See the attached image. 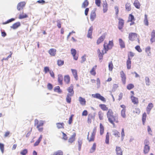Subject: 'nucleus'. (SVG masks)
<instances>
[{"mask_svg": "<svg viewBox=\"0 0 155 155\" xmlns=\"http://www.w3.org/2000/svg\"><path fill=\"white\" fill-rule=\"evenodd\" d=\"M114 46L113 41H109L108 44L104 43V50H105V53H106L107 51L111 49Z\"/></svg>", "mask_w": 155, "mask_h": 155, "instance_id": "obj_1", "label": "nucleus"}, {"mask_svg": "<svg viewBox=\"0 0 155 155\" xmlns=\"http://www.w3.org/2000/svg\"><path fill=\"white\" fill-rule=\"evenodd\" d=\"M108 118L109 121L114 126L115 125V124L114 123V122L116 123L118 122L117 117L116 116H114V115L108 117Z\"/></svg>", "mask_w": 155, "mask_h": 155, "instance_id": "obj_2", "label": "nucleus"}, {"mask_svg": "<svg viewBox=\"0 0 155 155\" xmlns=\"http://www.w3.org/2000/svg\"><path fill=\"white\" fill-rule=\"evenodd\" d=\"M92 96L94 98H95L100 99L103 101H106L105 98L103 96H101L99 94L97 93L96 94H92Z\"/></svg>", "mask_w": 155, "mask_h": 155, "instance_id": "obj_3", "label": "nucleus"}, {"mask_svg": "<svg viewBox=\"0 0 155 155\" xmlns=\"http://www.w3.org/2000/svg\"><path fill=\"white\" fill-rule=\"evenodd\" d=\"M137 37V34L135 33H130L129 34L128 38L131 41H134Z\"/></svg>", "mask_w": 155, "mask_h": 155, "instance_id": "obj_4", "label": "nucleus"}, {"mask_svg": "<svg viewBox=\"0 0 155 155\" xmlns=\"http://www.w3.org/2000/svg\"><path fill=\"white\" fill-rule=\"evenodd\" d=\"M26 2H19L18 3L17 6V9L18 11L20 10L23 8Z\"/></svg>", "mask_w": 155, "mask_h": 155, "instance_id": "obj_5", "label": "nucleus"}, {"mask_svg": "<svg viewBox=\"0 0 155 155\" xmlns=\"http://www.w3.org/2000/svg\"><path fill=\"white\" fill-rule=\"evenodd\" d=\"M115 151L117 155H123V151L120 147L117 146Z\"/></svg>", "mask_w": 155, "mask_h": 155, "instance_id": "obj_6", "label": "nucleus"}, {"mask_svg": "<svg viewBox=\"0 0 155 155\" xmlns=\"http://www.w3.org/2000/svg\"><path fill=\"white\" fill-rule=\"evenodd\" d=\"M120 75L122 83L124 84H125L126 83V77L125 74L123 71H120Z\"/></svg>", "mask_w": 155, "mask_h": 155, "instance_id": "obj_7", "label": "nucleus"}, {"mask_svg": "<svg viewBox=\"0 0 155 155\" xmlns=\"http://www.w3.org/2000/svg\"><path fill=\"white\" fill-rule=\"evenodd\" d=\"M118 19L119 20L118 23V28L120 30L122 29L124 26V20L120 18H119Z\"/></svg>", "mask_w": 155, "mask_h": 155, "instance_id": "obj_8", "label": "nucleus"}, {"mask_svg": "<svg viewBox=\"0 0 155 155\" xmlns=\"http://www.w3.org/2000/svg\"><path fill=\"white\" fill-rule=\"evenodd\" d=\"M83 143V139L80 137H79L78 140V150L79 151H81L82 145Z\"/></svg>", "mask_w": 155, "mask_h": 155, "instance_id": "obj_9", "label": "nucleus"}, {"mask_svg": "<svg viewBox=\"0 0 155 155\" xmlns=\"http://www.w3.org/2000/svg\"><path fill=\"white\" fill-rule=\"evenodd\" d=\"M67 91L68 92V94L73 95L74 94V91L73 90V86L72 84H71V86L68 88Z\"/></svg>", "mask_w": 155, "mask_h": 155, "instance_id": "obj_10", "label": "nucleus"}, {"mask_svg": "<svg viewBox=\"0 0 155 155\" xmlns=\"http://www.w3.org/2000/svg\"><path fill=\"white\" fill-rule=\"evenodd\" d=\"M153 104L151 103H149L148 104V105L146 108V110L147 114H149L150 113V112L152 108L153 107Z\"/></svg>", "mask_w": 155, "mask_h": 155, "instance_id": "obj_11", "label": "nucleus"}, {"mask_svg": "<svg viewBox=\"0 0 155 155\" xmlns=\"http://www.w3.org/2000/svg\"><path fill=\"white\" fill-rule=\"evenodd\" d=\"M105 37V34H104L103 35H102V36H101V37H100L97 39V45L101 43L102 42L104 39Z\"/></svg>", "mask_w": 155, "mask_h": 155, "instance_id": "obj_12", "label": "nucleus"}, {"mask_svg": "<svg viewBox=\"0 0 155 155\" xmlns=\"http://www.w3.org/2000/svg\"><path fill=\"white\" fill-rule=\"evenodd\" d=\"M71 54L74 57V58L75 60L78 59V56L76 55V51L75 49L72 48L71 49Z\"/></svg>", "mask_w": 155, "mask_h": 155, "instance_id": "obj_13", "label": "nucleus"}, {"mask_svg": "<svg viewBox=\"0 0 155 155\" xmlns=\"http://www.w3.org/2000/svg\"><path fill=\"white\" fill-rule=\"evenodd\" d=\"M93 28L92 26H91L90 28L88 31V33L87 35V37L89 38H92V33Z\"/></svg>", "mask_w": 155, "mask_h": 155, "instance_id": "obj_14", "label": "nucleus"}, {"mask_svg": "<svg viewBox=\"0 0 155 155\" xmlns=\"http://www.w3.org/2000/svg\"><path fill=\"white\" fill-rule=\"evenodd\" d=\"M76 134L74 133L71 136V137L69 139L68 142L71 143H72L74 142L75 139Z\"/></svg>", "mask_w": 155, "mask_h": 155, "instance_id": "obj_15", "label": "nucleus"}, {"mask_svg": "<svg viewBox=\"0 0 155 155\" xmlns=\"http://www.w3.org/2000/svg\"><path fill=\"white\" fill-rule=\"evenodd\" d=\"M71 71L72 74L74 77L75 79L76 80H77L78 79V76L77 75V71L75 69H71Z\"/></svg>", "mask_w": 155, "mask_h": 155, "instance_id": "obj_16", "label": "nucleus"}, {"mask_svg": "<svg viewBox=\"0 0 155 155\" xmlns=\"http://www.w3.org/2000/svg\"><path fill=\"white\" fill-rule=\"evenodd\" d=\"M151 38L150 39V41L152 43L155 41V31L153 30L151 34Z\"/></svg>", "mask_w": 155, "mask_h": 155, "instance_id": "obj_17", "label": "nucleus"}, {"mask_svg": "<svg viewBox=\"0 0 155 155\" xmlns=\"http://www.w3.org/2000/svg\"><path fill=\"white\" fill-rule=\"evenodd\" d=\"M78 100L80 104L82 105H86V101L84 98L82 97H79Z\"/></svg>", "mask_w": 155, "mask_h": 155, "instance_id": "obj_18", "label": "nucleus"}, {"mask_svg": "<svg viewBox=\"0 0 155 155\" xmlns=\"http://www.w3.org/2000/svg\"><path fill=\"white\" fill-rule=\"evenodd\" d=\"M107 4L106 1L103 2V11L104 13L106 12L108 9Z\"/></svg>", "mask_w": 155, "mask_h": 155, "instance_id": "obj_19", "label": "nucleus"}, {"mask_svg": "<svg viewBox=\"0 0 155 155\" xmlns=\"http://www.w3.org/2000/svg\"><path fill=\"white\" fill-rule=\"evenodd\" d=\"M21 25L20 22H18L14 23L12 26H11V28L14 29H15Z\"/></svg>", "mask_w": 155, "mask_h": 155, "instance_id": "obj_20", "label": "nucleus"}, {"mask_svg": "<svg viewBox=\"0 0 155 155\" xmlns=\"http://www.w3.org/2000/svg\"><path fill=\"white\" fill-rule=\"evenodd\" d=\"M56 50L54 48H51L48 51V53L52 56H54L56 54Z\"/></svg>", "mask_w": 155, "mask_h": 155, "instance_id": "obj_21", "label": "nucleus"}, {"mask_svg": "<svg viewBox=\"0 0 155 155\" xmlns=\"http://www.w3.org/2000/svg\"><path fill=\"white\" fill-rule=\"evenodd\" d=\"M132 102L134 104H137L138 103V98L134 96H131V97Z\"/></svg>", "mask_w": 155, "mask_h": 155, "instance_id": "obj_22", "label": "nucleus"}, {"mask_svg": "<svg viewBox=\"0 0 155 155\" xmlns=\"http://www.w3.org/2000/svg\"><path fill=\"white\" fill-rule=\"evenodd\" d=\"M104 50H103L102 51V52H101L100 53L98 54V57L99 59V60L100 62H102L103 58V55H104L105 53V52H104Z\"/></svg>", "mask_w": 155, "mask_h": 155, "instance_id": "obj_23", "label": "nucleus"}, {"mask_svg": "<svg viewBox=\"0 0 155 155\" xmlns=\"http://www.w3.org/2000/svg\"><path fill=\"white\" fill-rule=\"evenodd\" d=\"M96 15L95 12L92 11L90 14V19L92 21H93L96 18Z\"/></svg>", "mask_w": 155, "mask_h": 155, "instance_id": "obj_24", "label": "nucleus"}, {"mask_svg": "<svg viewBox=\"0 0 155 155\" xmlns=\"http://www.w3.org/2000/svg\"><path fill=\"white\" fill-rule=\"evenodd\" d=\"M73 96V95H71L69 94H67L66 97V101L67 103L69 104L71 103V97Z\"/></svg>", "mask_w": 155, "mask_h": 155, "instance_id": "obj_25", "label": "nucleus"}, {"mask_svg": "<svg viewBox=\"0 0 155 155\" xmlns=\"http://www.w3.org/2000/svg\"><path fill=\"white\" fill-rule=\"evenodd\" d=\"M119 45L121 48H123L125 47V43L122 39L120 38L119 39Z\"/></svg>", "mask_w": 155, "mask_h": 155, "instance_id": "obj_26", "label": "nucleus"}, {"mask_svg": "<svg viewBox=\"0 0 155 155\" xmlns=\"http://www.w3.org/2000/svg\"><path fill=\"white\" fill-rule=\"evenodd\" d=\"M63 79V78L62 75L61 74H58V81L60 84H62Z\"/></svg>", "mask_w": 155, "mask_h": 155, "instance_id": "obj_27", "label": "nucleus"}, {"mask_svg": "<svg viewBox=\"0 0 155 155\" xmlns=\"http://www.w3.org/2000/svg\"><path fill=\"white\" fill-rule=\"evenodd\" d=\"M150 149V147L149 146H144L143 152L144 154L148 153Z\"/></svg>", "mask_w": 155, "mask_h": 155, "instance_id": "obj_28", "label": "nucleus"}, {"mask_svg": "<svg viewBox=\"0 0 155 155\" xmlns=\"http://www.w3.org/2000/svg\"><path fill=\"white\" fill-rule=\"evenodd\" d=\"M96 143H94L92 147L90 150L89 152L91 153H93L96 150Z\"/></svg>", "mask_w": 155, "mask_h": 155, "instance_id": "obj_29", "label": "nucleus"}, {"mask_svg": "<svg viewBox=\"0 0 155 155\" xmlns=\"http://www.w3.org/2000/svg\"><path fill=\"white\" fill-rule=\"evenodd\" d=\"M64 80L65 83L68 84L70 81V78L68 75H66L64 76Z\"/></svg>", "mask_w": 155, "mask_h": 155, "instance_id": "obj_30", "label": "nucleus"}, {"mask_svg": "<svg viewBox=\"0 0 155 155\" xmlns=\"http://www.w3.org/2000/svg\"><path fill=\"white\" fill-rule=\"evenodd\" d=\"M89 4V2L87 0H85L82 3L81 6L82 8H85Z\"/></svg>", "mask_w": 155, "mask_h": 155, "instance_id": "obj_31", "label": "nucleus"}, {"mask_svg": "<svg viewBox=\"0 0 155 155\" xmlns=\"http://www.w3.org/2000/svg\"><path fill=\"white\" fill-rule=\"evenodd\" d=\"M42 137V135H41L38 138V139L35 142V143L34 144V146H38L40 142L41 141Z\"/></svg>", "mask_w": 155, "mask_h": 155, "instance_id": "obj_32", "label": "nucleus"}, {"mask_svg": "<svg viewBox=\"0 0 155 155\" xmlns=\"http://www.w3.org/2000/svg\"><path fill=\"white\" fill-rule=\"evenodd\" d=\"M130 60V59L129 58L128 59L127 61L126 64L127 68L128 69L131 68V61Z\"/></svg>", "mask_w": 155, "mask_h": 155, "instance_id": "obj_33", "label": "nucleus"}, {"mask_svg": "<svg viewBox=\"0 0 155 155\" xmlns=\"http://www.w3.org/2000/svg\"><path fill=\"white\" fill-rule=\"evenodd\" d=\"M134 6L137 8H139L140 7V4L137 0H135L134 3Z\"/></svg>", "mask_w": 155, "mask_h": 155, "instance_id": "obj_34", "label": "nucleus"}, {"mask_svg": "<svg viewBox=\"0 0 155 155\" xmlns=\"http://www.w3.org/2000/svg\"><path fill=\"white\" fill-rule=\"evenodd\" d=\"M99 107L103 110H108V108L104 104H100L99 105Z\"/></svg>", "mask_w": 155, "mask_h": 155, "instance_id": "obj_35", "label": "nucleus"}, {"mask_svg": "<svg viewBox=\"0 0 155 155\" xmlns=\"http://www.w3.org/2000/svg\"><path fill=\"white\" fill-rule=\"evenodd\" d=\"M107 114V118L113 115V113L112 110L110 109H109L108 110Z\"/></svg>", "mask_w": 155, "mask_h": 155, "instance_id": "obj_36", "label": "nucleus"}, {"mask_svg": "<svg viewBox=\"0 0 155 155\" xmlns=\"http://www.w3.org/2000/svg\"><path fill=\"white\" fill-rule=\"evenodd\" d=\"M126 10L127 11H130L131 9L130 5V3H127L125 5Z\"/></svg>", "mask_w": 155, "mask_h": 155, "instance_id": "obj_37", "label": "nucleus"}, {"mask_svg": "<svg viewBox=\"0 0 155 155\" xmlns=\"http://www.w3.org/2000/svg\"><path fill=\"white\" fill-rule=\"evenodd\" d=\"M56 125L58 128L60 129L64 128L63 126L64 125V124L63 123H58L56 124Z\"/></svg>", "mask_w": 155, "mask_h": 155, "instance_id": "obj_38", "label": "nucleus"}, {"mask_svg": "<svg viewBox=\"0 0 155 155\" xmlns=\"http://www.w3.org/2000/svg\"><path fill=\"white\" fill-rule=\"evenodd\" d=\"M113 134L116 137H120V134L119 132L116 130H113Z\"/></svg>", "mask_w": 155, "mask_h": 155, "instance_id": "obj_39", "label": "nucleus"}, {"mask_svg": "<svg viewBox=\"0 0 155 155\" xmlns=\"http://www.w3.org/2000/svg\"><path fill=\"white\" fill-rule=\"evenodd\" d=\"M109 136L108 132H107L106 136V139L105 140V143L108 144H109Z\"/></svg>", "mask_w": 155, "mask_h": 155, "instance_id": "obj_40", "label": "nucleus"}, {"mask_svg": "<svg viewBox=\"0 0 155 155\" xmlns=\"http://www.w3.org/2000/svg\"><path fill=\"white\" fill-rule=\"evenodd\" d=\"M113 65L112 61H110L109 63L108 68L109 70L110 71H112L113 68Z\"/></svg>", "mask_w": 155, "mask_h": 155, "instance_id": "obj_41", "label": "nucleus"}, {"mask_svg": "<svg viewBox=\"0 0 155 155\" xmlns=\"http://www.w3.org/2000/svg\"><path fill=\"white\" fill-rule=\"evenodd\" d=\"M145 81L146 84L147 86H149L150 84V81L149 78L148 77H145Z\"/></svg>", "mask_w": 155, "mask_h": 155, "instance_id": "obj_42", "label": "nucleus"}, {"mask_svg": "<svg viewBox=\"0 0 155 155\" xmlns=\"http://www.w3.org/2000/svg\"><path fill=\"white\" fill-rule=\"evenodd\" d=\"M134 55V53L131 51H130L128 54V58L130 59L131 60L132 58Z\"/></svg>", "mask_w": 155, "mask_h": 155, "instance_id": "obj_43", "label": "nucleus"}, {"mask_svg": "<svg viewBox=\"0 0 155 155\" xmlns=\"http://www.w3.org/2000/svg\"><path fill=\"white\" fill-rule=\"evenodd\" d=\"M54 90L55 91L59 93H61L62 92V90L60 89V87L59 86L55 87Z\"/></svg>", "mask_w": 155, "mask_h": 155, "instance_id": "obj_44", "label": "nucleus"}, {"mask_svg": "<svg viewBox=\"0 0 155 155\" xmlns=\"http://www.w3.org/2000/svg\"><path fill=\"white\" fill-rule=\"evenodd\" d=\"M97 67V65L94 66L92 69L90 71V73L94 75H95L96 74V72L95 71V68H96Z\"/></svg>", "mask_w": 155, "mask_h": 155, "instance_id": "obj_45", "label": "nucleus"}, {"mask_svg": "<svg viewBox=\"0 0 155 155\" xmlns=\"http://www.w3.org/2000/svg\"><path fill=\"white\" fill-rule=\"evenodd\" d=\"M100 134L101 135H102L104 132V127L101 123L100 124Z\"/></svg>", "mask_w": 155, "mask_h": 155, "instance_id": "obj_46", "label": "nucleus"}, {"mask_svg": "<svg viewBox=\"0 0 155 155\" xmlns=\"http://www.w3.org/2000/svg\"><path fill=\"white\" fill-rule=\"evenodd\" d=\"M144 22L145 25L147 26L148 25V22L147 19V15L146 14H145L144 15Z\"/></svg>", "mask_w": 155, "mask_h": 155, "instance_id": "obj_47", "label": "nucleus"}, {"mask_svg": "<svg viewBox=\"0 0 155 155\" xmlns=\"http://www.w3.org/2000/svg\"><path fill=\"white\" fill-rule=\"evenodd\" d=\"M135 18L133 15L131 14H130L129 15L128 21L130 22H132L133 21L135 20Z\"/></svg>", "mask_w": 155, "mask_h": 155, "instance_id": "obj_48", "label": "nucleus"}, {"mask_svg": "<svg viewBox=\"0 0 155 155\" xmlns=\"http://www.w3.org/2000/svg\"><path fill=\"white\" fill-rule=\"evenodd\" d=\"M125 112L126 110L125 109H123L121 111V115L124 118H125L126 117Z\"/></svg>", "mask_w": 155, "mask_h": 155, "instance_id": "obj_49", "label": "nucleus"}, {"mask_svg": "<svg viewBox=\"0 0 155 155\" xmlns=\"http://www.w3.org/2000/svg\"><path fill=\"white\" fill-rule=\"evenodd\" d=\"M146 117V114L145 113H144L143 114L142 118V120L143 124H144V123L145 121Z\"/></svg>", "mask_w": 155, "mask_h": 155, "instance_id": "obj_50", "label": "nucleus"}, {"mask_svg": "<svg viewBox=\"0 0 155 155\" xmlns=\"http://www.w3.org/2000/svg\"><path fill=\"white\" fill-rule=\"evenodd\" d=\"M64 64V61L61 60H58L57 61V64L59 66L62 65Z\"/></svg>", "mask_w": 155, "mask_h": 155, "instance_id": "obj_51", "label": "nucleus"}, {"mask_svg": "<svg viewBox=\"0 0 155 155\" xmlns=\"http://www.w3.org/2000/svg\"><path fill=\"white\" fill-rule=\"evenodd\" d=\"M27 17L28 15L26 14H23L22 15H20L18 18L20 19H22L26 18Z\"/></svg>", "mask_w": 155, "mask_h": 155, "instance_id": "obj_52", "label": "nucleus"}, {"mask_svg": "<svg viewBox=\"0 0 155 155\" xmlns=\"http://www.w3.org/2000/svg\"><path fill=\"white\" fill-rule=\"evenodd\" d=\"M63 152L60 150H58L54 153L53 155H63Z\"/></svg>", "mask_w": 155, "mask_h": 155, "instance_id": "obj_53", "label": "nucleus"}, {"mask_svg": "<svg viewBox=\"0 0 155 155\" xmlns=\"http://www.w3.org/2000/svg\"><path fill=\"white\" fill-rule=\"evenodd\" d=\"M134 87V85L132 84H128L127 87V89L129 90L132 89Z\"/></svg>", "mask_w": 155, "mask_h": 155, "instance_id": "obj_54", "label": "nucleus"}, {"mask_svg": "<svg viewBox=\"0 0 155 155\" xmlns=\"http://www.w3.org/2000/svg\"><path fill=\"white\" fill-rule=\"evenodd\" d=\"M95 135H94V134H91V138L90 140H89V142H90L91 141H93L94 140V139L95 137Z\"/></svg>", "mask_w": 155, "mask_h": 155, "instance_id": "obj_55", "label": "nucleus"}, {"mask_svg": "<svg viewBox=\"0 0 155 155\" xmlns=\"http://www.w3.org/2000/svg\"><path fill=\"white\" fill-rule=\"evenodd\" d=\"M15 20V19L14 18H12L10 19H9L7 20L5 22H4L3 23V24L4 25L6 24H7L10 23Z\"/></svg>", "mask_w": 155, "mask_h": 155, "instance_id": "obj_56", "label": "nucleus"}, {"mask_svg": "<svg viewBox=\"0 0 155 155\" xmlns=\"http://www.w3.org/2000/svg\"><path fill=\"white\" fill-rule=\"evenodd\" d=\"M121 139H122L121 140L122 141V140H123L124 138V136H125L124 129V128H123L122 129L121 132Z\"/></svg>", "mask_w": 155, "mask_h": 155, "instance_id": "obj_57", "label": "nucleus"}, {"mask_svg": "<svg viewBox=\"0 0 155 155\" xmlns=\"http://www.w3.org/2000/svg\"><path fill=\"white\" fill-rule=\"evenodd\" d=\"M74 116V115L73 114H71V115L70 117V118H69V120H68V123L69 124H71L72 121L73 117Z\"/></svg>", "mask_w": 155, "mask_h": 155, "instance_id": "obj_58", "label": "nucleus"}, {"mask_svg": "<svg viewBox=\"0 0 155 155\" xmlns=\"http://www.w3.org/2000/svg\"><path fill=\"white\" fill-rule=\"evenodd\" d=\"M28 151L27 149H25L20 152V154L22 155H26Z\"/></svg>", "mask_w": 155, "mask_h": 155, "instance_id": "obj_59", "label": "nucleus"}, {"mask_svg": "<svg viewBox=\"0 0 155 155\" xmlns=\"http://www.w3.org/2000/svg\"><path fill=\"white\" fill-rule=\"evenodd\" d=\"M44 124V121H40L38 123V125L37 126V128H38L40 127L41 126H43Z\"/></svg>", "mask_w": 155, "mask_h": 155, "instance_id": "obj_60", "label": "nucleus"}, {"mask_svg": "<svg viewBox=\"0 0 155 155\" xmlns=\"http://www.w3.org/2000/svg\"><path fill=\"white\" fill-rule=\"evenodd\" d=\"M51 70H49V68L48 67H45L44 68V71L45 73H47L48 72H50Z\"/></svg>", "mask_w": 155, "mask_h": 155, "instance_id": "obj_61", "label": "nucleus"}, {"mask_svg": "<svg viewBox=\"0 0 155 155\" xmlns=\"http://www.w3.org/2000/svg\"><path fill=\"white\" fill-rule=\"evenodd\" d=\"M135 49L139 52H141L142 51V50L140 48V46L137 45L135 47Z\"/></svg>", "mask_w": 155, "mask_h": 155, "instance_id": "obj_62", "label": "nucleus"}, {"mask_svg": "<svg viewBox=\"0 0 155 155\" xmlns=\"http://www.w3.org/2000/svg\"><path fill=\"white\" fill-rule=\"evenodd\" d=\"M99 118L100 120H101L103 119V114L101 112H99L98 113Z\"/></svg>", "mask_w": 155, "mask_h": 155, "instance_id": "obj_63", "label": "nucleus"}, {"mask_svg": "<svg viewBox=\"0 0 155 155\" xmlns=\"http://www.w3.org/2000/svg\"><path fill=\"white\" fill-rule=\"evenodd\" d=\"M140 112V109L138 108H136L135 110L133 111L134 113H136L137 114H139Z\"/></svg>", "mask_w": 155, "mask_h": 155, "instance_id": "obj_64", "label": "nucleus"}]
</instances>
